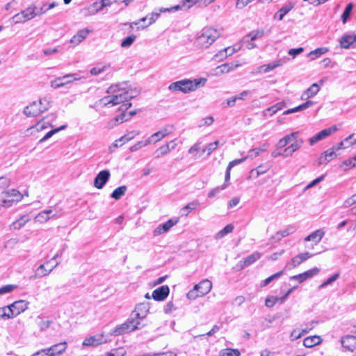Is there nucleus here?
Wrapping results in <instances>:
<instances>
[{
    "label": "nucleus",
    "instance_id": "f257e3e1",
    "mask_svg": "<svg viewBox=\"0 0 356 356\" xmlns=\"http://www.w3.org/2000/svg\"><path fill=\"white\" fill-rule=\"evenodd\" d=\"M107 96L99 99L104 106H113L120 104H127L135 97L138 92L127 88L126 83L111 86L106 90Z\"/></svg>",
    "mask_w": 356,
    "mask_h": 356
},
{
    "label": "nucleus",
    "instance_id": "f03ea898",
    "mask_svg": "<svg viewBox=\"0 0 356 356\" xmlns=\"http://www.w3.org/2000/svg\"><path fill=\"white\" fill-rule=\"evenodd\" d=\"M149 309V302H142L138 304L132 313V317L129 318L120 327L117 328L115 332L118 334L124 332H131L140 328V320L144 319Z\"/></svg>",
    "mask_w": 356,
    "mask_h": 356
},
{
    "label": "nucleus",
    "instance_id": "7ed1b4c3",
    "mask_svg": "<svg viewBox=\"0 0 356 356\" xmlns=\"http://www.w3.org/2000/svg\"><path fill=\"white\" fill-rule=\"evenodd\" d=\"M206 79L204 78L197 79L194 80L183 79L172 83L168 86L170 91H181L184 93H188L195 91L200 86H204Z\"/></svg>",
    "mask_w": 356,
    "mask_h": 356
},
{
    "label": "nucleus",
    "instance_id": "20e7f679",
    "mask_svg": "<svg viewBox=\"0 0 356 356\" xmlns=\"http://www.w3.org/2000/svg\"><path fill=\"white\" fill-rule=\"evenodd\" d=\"M220 35V32L218 29L211 27L204 28L196 38L195 45L200 49L208 48Z\"/></svg>",
    "mask_w": 356,
    "mask_h": 356
},
{
    "label": "nucleus",
    "instance_id": "39448f33",
    "mask_svg": "<svg viewBox=\"0 0 356 356\" xmlns=\"http://www.w3.org/2000/svg\"><path fill=\"white\" fill-rule=\"evenodd\" d=\"M49 108V101L46 98H43L26 106L24 109V113L28 117H35L47 111Z\"/></svg>",
    "mask_w": 356,
    "mask_h": 356
},
{
    "label": "nucleus",
    "instance_id": "423d86ee",
    "mask_svg": "<svg viewBox=\"0 0 356 356\" xmlns=\"http://www.w3.org/2000/svg\"><path fill=\"white\" fill-rule=\"evenodd\" d=\"M22 195L17 190L12 189L0 193V208L10 207L14 203L22 199Z\"/></svg>",
    "mask_w": 356,
    "mask_h": 356
},
{
    "label": "nucleus",
    "instance_id": "0eeeda50",
    "mask_svg": "<svg viewBox=\"0 0 356 356\" xmlns=\"http://www.w3.org/2000/svg\"><path fill=\"white\" fill-rule=\"evenodd\" d=\"M286 58H280L272 63L260 65L256 68L255 72H254L253 73L256 74L268 73L273 70L274 69L283 65L284 63H286Z\"/></svg>",
    "mask_w": 356,
    "mask_h": 356
},
{
    "label": "nucleus",
    "instance_id": "6e6552de",
    "mask_svg": "<svg viewBox=\"0 0 356 356\" xmlns=\"http://www.w3.org/2000/svg\"><path fill=\"white\" fill-rule=\"evenodd\" d=\"M178 219L171 218L167 220L165 222L160 224L152 231L153 236L156 237L168 232L173 226L178 223Z\"/></svg>",
    "mask_w": 356,
    "mask_h": 356
},
{
    "label": "nucleus",
    "instance_id": "1a4fd4ad",
    "mask_svg": "<svg viewBox=\"0 0 356 356\" xmlns=\"http://www.w3.org/2000/svg\"><path fill=\"white\" fill-rule=\"evenodd\" d=\"M29 302L20 300L14 302L10 305H8L10 314H13V318L18 316L22 312L26 311L29 307Z\"/></svg>",
    "mask_w": 356,
    "mask_h": 356
},
{
    "label": "nucleus",
    "instance_id": "9d476101",
    "mask_svg": "<svg viewBox=\"0 0 356 356\" xmlns=\"http://www.w3.org/2000/svg\"><path fill=\"white\" fill-rule=\"evenodd\" d=\"M173 126L172 125H165L161 130L153 134L150 137H149V140H151V143L155 144L163 138L168 136L172 132Z\"/></svg>",
    "mask_w": 356,
    "mask_h": 356
},
{
    "label": "nucleus",
    "instance_id": "9b49d317",
    "mask_svg": "<svg viewBox=\"0 0 356 356\" xmlns=\"http://www.w3.org/2000/svg\"><path fill=\"white\" fill-rule=\"evenodd\" d=\"M131 106V103L124 104L120 108V110H123L122 113L120 115L114 118L112 120H111L108 123V126L110 127H113L114 126H116L119 124H121L124 122L129 120V118L127 116V113H126V111Z\"/></svg>",
    "mask_w": 356,
    "mask_h": 356
},
{
    "label": "nucleus",
    "instance_id": "f8f14e48",
    "mask_svg": "<svg viewBox=\"0 0 356 356\" xmlns=\"http://www.w3.org/2000/svg\"><path fill=\"white\" fill-rule=\"evenodd\" d=\"M111 177V173L108 170L100 171L94 179V186L98 189L102 188Z\"/></svg>",
    "mask_w": 356,
    "mask_h": 356
},
{
    "label": "nucleus",
    "instance_id": "ddd939ff",
    "mask_svg": "<svg viewBox=\"0 0 356 356\" xmlns=\"http://www.w3.org/2000/svg\"><path fill=\"white\" fill-rule=\"evenodd\" d=\"M337 130V126L334 125L327 129H325L309 138V144L313 145L315 143L329 136Z\"/></svg>",
    "mask_w": 356,
    "mask_h": 356
},
{
    "label": "nucleus",
    "instance_id": "4468645a",
    "mask_svg": "<svg viewBox=\"0 0 356 356\" xmlns=\"http://www.w3.org/2000/svg\"><path fill=\"white\" fill-rule=\"evenodd\" d=\"M52 213L51 209L42 211L35 216V220L40 223H44L51 218H57L61 216V213H55L52 214Z\"/></svg>",
    "mask_w": 356,
    "mask_h": 356
},
{
    "label": "nucleus",
    "instance_id": "2eb2a0df",
    "mask_svg": "<svg viewBox=\"0 0 356 356\" xmlns=\"http://www.w3.org/2000/svg\"><path fill=\"white\" fill-rule=\"evenodd\" d=\"M342 346L348 351H356V337L353 335H346L341 339Z\"/></svg>",
    "mask_w": 356,
    "mask_h": 356
},
{
    "label": "nucleus",
    "instance_id": "dca6fc26",
    "mask_svg": "<svg viewBox=\"0 0 356 356\" xmlns=\"http://www.w3.org/2000/svg\"><path fill=\"white\" fill-rule=\"evenodd\" d=\"M105 342L104 337L102 334H98L90 337L86 338L83 341V346H97Z\"/></svg>",
    "mask_w": 356,
    "mask_h": 356
},
{
    "label": "nucleus",
    "instance_id": "f3484780",
    "mask_svg": "<svg viewBox=\"0 0 356 356\" xmlns=\"http://www.w3.org/2000/svg\"><path fill=\"white\" fill-rule=\"evenodd\" d=\"M170 293V289L167 285H163L152 292V297L155 300L162 301L165 300Z\"/></svg>",
    "mask_w": 356,
    "mask_h": 356
},
{
    "label": "nucleus",
    "instance_id": "a211bd4d",
    "mask_svg": "<svg viewBox=\"0 0 356 356\" xmlns=\"http://www.w3.org/2000/svg\"><path fill=\"white\" fill-rule=\"evenodd\" d=\"M212 288V283L209 280H204L195 285V289L197 290L199 295L203 296L210 292Z\"/></svg>",
    "mask_w": 356,
    "mask_h": 356
},
{
    "label": "nucleus",
    "instance_id": "6ab92c4d",
    "mask_svg": "<svg viewBox=\"0 0 356 356\" xmlns=\"http://www.w3.org/2000/svg\"><path fill=\"white\" fill-rule=\"evenodd\" d=\"M90 32V31L87 29L79 30L76 34L72 38L70 42L74 45H78L87 38Z\"/></svg>",
    "mask_w": 356,
    "mask_h": 356
},
{
    "label": "nucleus",
    "instance_id": "aec40b11",
    "mask_svg": "<svg viewBox=\"0 0 356 356\" xmlns=\"http://www.w3.org/2000/svg\"><path fill=\"white\" fill-rule=\"evenodd\" d=\"M356 42V35L354 33L345 34L340 40V45L342 48L348 49L351 44Z\"/></svg>",
    "mask_w": 356,
    "mask_h": 356
},
{
    "label": "nucleus",
    "instance_id": "412c9836",
    "mask_svg": "<svg viewBox=\"0 0 356 356\" xmlns=\"http://www.w3.org/2000/svg\"><path fill=\"white\" fill-rule=\"evenodd\" d=\"M320 90V86L317 83H313L301 95L302 100H307L315 96Z\"/></svg>",
    "mask_w": 356,
    "mask_h": 356
},
{
    "label": "nucleus",
    "instance_id": "4be33fe9",
    "mask_svg": "<svg viewBox=\"0 0 356 356\" xmlns=\"http://www.w3.org/2000/svg\"><path fill=\"white\" fill-rule=\"evenodd\" d=\"M337 156L334 147L325 151L323 155L319 158V164H326L332 160Z\"/></svg>",
    "mask_w": 356,
    "mask_h": 356
},
{
    "label": "nucleus",
    "instance_id": "5701e85b",
    "mask_svg": "<svg viewBox=\"0 0 356 356\" xmlns=\"http://www.w3.org/2000/svg\"><path fill=\"white\" fill-rule=\"evenodd\" d=\"M66 343H59L52 346L49 348H46L49 356H56L64 352L66 349Z\"/></svg>",
    "mask_w": 356,
    "mask_h": 356
},
{
    "label": "nucleus",
    "instance_id": "b1692460",
    "mask_svg": "<svg viewBox=\"0 0 356 356\" xmlns=\"http://www.w3.org/2000/svg\"><path fill=\"white\" fill-rule=\"evenodd\" d=\"M261 257V254L259 252H254L253 254L248 256L247 257L244 258L243 261H240L241 264V268H243L245 267H247L253 263H254L257 260L260 259Z\"/></svg>",
    "mask_w": 356,
    "mask_h": 356
},
{
    "label": "nucleus",
    "instance_id": "393cba45",
    "mask_svg": "<svg viewBox=\"0 0 356 356\" xmlns=\"http://www.w3.org/2000/svg\"><path fill=\"white\" fill-rule=\"evenodd\" d=\"M296 229L293 226H289L283 230L278 231L275 235L272 236V238L275 241H280L282 238L286 237L295 232Z\"/></svg>",
    "mask_w": 356,
    "mask_h": 356
},
{
    "label": "nucleus",
    "instance_id": "a878e982",
    "mask_svg": "<svg viewBox=\"0 0 356 356\" xmlns=\"http://www.w3.org/2000/svg\"><path fill=\"white\" fill-rule=\"evenodd\" d=\"M325 232L321 229H317L305 238V241H313L315 245L318 244L323 238Z\"/></svg>",
    "mask_w": 356,
    "mask_h": 356
},
{
    "label": "nucleus",
    "instance_id": "bb28decb",
    "mask_svg": "<svg viewBox=\"0 0 356 356\" xmlns=\"http://www.w3.org/2000/svg\"><path fill=\"white\" fill-rule=\"evenodd\" d=\"M294 7V5L291 2H289L287 4L282 6L275 15V18L282 20L284 17L290 12Z\"/></svg>",
    "mask_w": 356,
    "mask_h": 356
},
{
    "label": "nucleus",
    "instance_id": "cd10ccee",
    "mask_svg": "<svg viewBox=\"0 0 356 356\" xmlns=\"http://www.w3.org/2000/svg\"><path fill=\"white\" fill-rule=\"evenodd\" d=\"M37 8L35 5H31L29 6L27 8L22 10V13L26 21L31 20L38 16V13H36Z\"/></svg>",
    "mask_w": 356,
    "mask_h": 356
},
{
    "label": "nucleus",
    "instance_id": "c85d7f7f",
    "mask_svg": "<svg viewBox=\"0 0 356 356\" xmlns=\"http://www.w3.org/2000/svg\"><path fill=\"white\" fill-rule=\"evenodd\" d=\"M321 339L319 336L314 335L306 337L303 341V345L306 348H312L321 343Z\"/></svg>",
    "mask_w": 356,
    "mask_h": 356
},
{
    "label": "nucleus",
    "instance_id": "c756f323",
    "mask_svg": "<svg viewBox=\"0 0 356 356\" xmlns=\"http://www.w3.org/2000/svg\"><path fill=\"white\" fill-rule=\"evenodd\" d=\"M302 143V140L300 143L297 140H295L289 147H285L284 149V157L292 156L296 151L300 148Z\"/></svg>",
    "mask_w": 356,
    "mask_h": 356
},
{
    "label": "nucleus",
    "instance_id": "7c9ffc66",
    "mask_svg": "<svg viewBox=\"0 0 356 356\" xmlns=\"http://www.w3.org/2000/svg\"><path fill=\"white\" fill-rule=\"evenodd\" d=\"M58 264V262H56V264L49 270L45 268L44 264H41L37 268L35 275L39 277L46 276L49 275Z\"/></svg>",
    "mask_w": 356,
    "mask_h": 356
},
{
    "label": "nucleus",
    "instance_id": "2f4dec72",
    "mask_svg": "<svg viewBox=\"0 0 356 356\" xmlns=\"http://www.w3.org/2000/svg\"><path fill=\"white\" fill-rule=\"evenodd\" d=\"M30 220V218L27 216H22L19 219L16 220L11 225V227L14 229H19L21 227L25 225L26 222Z\"/></svg>",
    "mask_w": 356,
    "mask_h": 356
},
{
    "label": "nucleus",
    "instance_id": "473e14b6",
    "mask_svg": "<svg viewBox=\"0 0 356 356\" xmlns=\"http://www.w3.org/2000/svg\"><path fill=\"white\" fill-rule=\"evenodd\" d=\"M147 15H149L148 23L147 24H144V25H141L140 26H138L137 30L146 29L149 26L154 24L157 20V19L160 17V13L153 12L150 14H148Z\"/></svg>",
    "mask_w": 356,
    "mask_h": 356
},
{
    "label": "nucleus",
    "instance_id": "72a5a7b5",
    "mask_svg": "<svg viewBox=\"0 0 356 356\" xmlns=\"http://www.w3.org/2000/svg\"><path fill=\"white\" fill-rule=\"evenodd\" d=\"M264 33V31L261 30H257L253 31L250 32L248 35H245L243 38V41H248V39H250L251 41H254L258 38H261L263 37Z\"/></svg>",
    "mask_w": 356,
    "mask_h": 356
},
{
    "label": "nucleus",
    "instance_id": "f704fd0d",
    "mask_svg": "<svg viewBox=\"0 0 356 356\" xmlns=\"http://www.w3.org/2000/svg\"><path fill=\"white\" fill-rule=\"evenodd\" d=\"M233 230L234 226L232 224H229L215 235V238L216 240H219L225 236L227 234L232 232Z\"/></svg>",
    "mask_w": 356,
    "mask_h": 356
},
{
    "label": "nucleus",
    "instance_id": "c9c22d12",
    "mask_svg": "<svg viewBox=\"0 0 356 356\" xmlns=\"http://www.w3.org/2000/svg\"><path fill=\"white\" fill-rule=\"evenodd\" d=\"M327 51H328V49L325 47L317 48V49L310 51L307 54V57L311 58L312 60H314V59L320 57L321 55L325 54Z\"/></svg>",
    "mask_w": 356,
    "mask_h": 356
},
{
    "label": "nucleus",
    "instance_id": "e433bc0d",
    "mask_svg": "<svg viewBox=\"0 0 356 356\" xmlns=\"http://www.w3.org/2000/svg\"><path fill=\"white\" fill-rule=\"evenodd\" d=\"M126 191V186H119L113 191L111 197L115 200H120L125 194Z\"/></svg>",
    "mask_w": 356,
    "mask_h": 356
},
{
    "label": "nucleus",
    "instance_id": "4c0bfd02",
    "mask_svg": "<svg viewBox=\"0 0 356 356\" xmlns=\"http://www.w3.org/2000/svg\"><path fill=\"white\" fill-rule=\"evenodd\" d=\"M169 152H170L169 145H167V143H165V145L159 147L154 152V154H155V157L156 159H159V158H161V157L168 154Z\"/></svg>",
    "mask_w": 356,
    "mask_h": 356
},
{
    "label": "nucleus",
    "instance_id": "58836bf2",
    "mask_svg": "<svg viewBox=\"0 0 356 356\" xmlns=\"http://www.w3.org/2000/svg\"><path fill=\"white\" fill-rule=\"evenodd\" d=\"M136 39V35L131 34L122 40L120 46L122 48H129L132 45Z\"/></svg>",
    "mask_w": 356,
    "mask_h": 356
},
{
    "label": "nucleus",
    "instance_id": "ea45409f",
    "mask_svg": "<svg viewBox=\"0 0 356 356\" xmlns=\"http://www.w3.org/2000/svg\"><path fill=\"white\" fill-rule=\"evenodd\" d=\"M65 85L72 83L74 81H79L81 79L77 74H68L61 76Z\"/></svg>",
    "mask_w": 356,
    "mask_h": 356
},
{
    "label": "nucleus",
    "instance_id": "a19ab883",
    "mask_svg": "<svg viewBox=\"0 0 356 356\" xmlns=\"http://www.w3.org/2000/svg\"><path fill=\"white\" fill-rule=\"evenodd\" d=\"M67 125H63V126H60V127L58 128H56V129H54L50 131H49L48 133H47L40 140H39V143H43L44 142L45 140H48L49 138H51L54 134H55L56 133L61 131V130H63L66 128Z\"/></svg>",
    "mask_w": 356,
    "mask_h": 356
},
{
    "label": "nucleus",
    "instance_id": "79ce46f5",
    "mask_svg": "<svg viewBox=\"0 0 356 356\" xmlns=\"http://www.w3.org/2000/svg\"><path fill=\"white\" fill-rule=\"evenodd\" d=\"M284 104L280 102L268 108L267 109L265 110L264 112L266 115H267V113H269L270 115H272L276 113L278 111L282 110Z\"/></svg>",
    "mask_w": 356,
    "mask_h": 356
},
{
    "label": "nucleus",
    "instance_id": "37998d69",
    "mask_svg": "<svg viewBox=\"0 0 356 356\" xmlns=\"http://www.w3.org/2000/svg\"><path fill=\"white\" fill-rule=\"evenodd\" d=\"M109 66H110L109 65H98V66L92 67L90 70V72L91 75L96 76V75H98V74H102L104 72H105L109 67Z\"/></svg>",
    "mask_w": 356,
    "mask_h": 356
},
{
    "label": "nucleus",
    "instance_id": "c03bdc74",
    "mask_svg": "<svg viewBox=\"0 0 356 356\" xmlns=\"http://www.w3.org/2000/svg\"><path fill=\"white\" fill-rule=\"evenodd\" d=\"M353 5L351 3H348L346 6V7L341 15V20L343 24L346 23L348 17H350V13L353 10Z\"/></svg>",
    "mask_w": 356,
    "mask_h": 356
},
{
    "label": "nucleus",
    "instance_id": "a18cd8bd",
    "mask_svg": "<svg viewBox=\"0 0 356 356\" xmlns=\"http://www.w3.org/2000/svg\"><path fill=\"white\" fill-rule=\"evenodd\" d=\"M227 66L228 65H227L226 63L218 66L216 69H214L213 74L216 76H220L221 74L229 72V67Z\"/></svg>",
    "mask_w": 356,
    "mask_h": 356
},
{
    "label": "nucleus",
    "instance_id": "49530a36",
    "mask_svg": "<svg viewBox=\"0 0 356 356\" xmlns=\"http://www.w3.org/2000/svg\"><path fill=\"white\" fill-rule=\"evenodd\" d=\"M227 187V184H223L220 186H217L209 191L208 193L209 198H213L216 197L221 191L225 190Z\"/></svg>",
    "mask_w": 356,
    "mask_h": 356
},
{
    "label": "nucleus",
    "instance_id": "de8ad7c7",
    "mask_svg": "<svg viewBox=\"0 0 356 356\" xmlns=\"http://www.w3.org/2000/svg\"><path fill=\"white\" fill-rule=\"evenodd\" d=\"M283 270H281L268 277L261 283V286H266L274 280L279 278L283 274Z\"/></svg>",
    "mask_w": 356,
    "mask_h": 356
},
{
    "label": "nucleus",
    "instance_id": "09e8293b",
    "mask_svg": "<svg viewBox=\"0 0 356 356\" xmlns=\"http://www.w3.org/2000/svg\"><path fill=\"white\" fill-rule=\"evenodd\" d=\"M8 306L0 307V318L4 320L13 318V314H10Z\"/></svg>",
    "mask_w": 356,
    "mask_h": 356
},
{
    "label": "nucleus",
    "instance_id": "8fccbe9b",
    "mask_svg": "<svg viewBox=\"0 0 356 356\" xmlns=\"http://www.w3.org/2000/svg\"><path fill=\"white\" fill-rule=\"evenodd\" d=\"M339 277V273H336L332 275L330 277H329L327 280L323 282L320 286L319 289H323L327 286L332 284L334 281H336Z\"/></svg>",
    "mask_w": 356,
    "mask_h": 356
},
{
    "label": "nucleus",
    "instance_id": "3c124183",
    "mask_svg": "<svg viewBox=\"0 0 356 356\" xmlns=\"http://www.w3.org/2000/svg\"><path fill=\"white\" fill-rule=\"evenodd\" d=\"M218 140H216L213 143H211L202 149V152H207L208 155H210L218 147Z\"/></svg>",
    "mask_w": 356,
    "mask_h": 356
},
{
    "label": "nucleus",
    "instance_id": "603ef678",
    "mask_svg": "<svg viewBox=\"0 0 356 356\" xmlns=\"http://www.w3.org/2000/svg\"><path fill=\"white\" fill-rule=\"evenodd\" d=\"M38 319L40 320V321L38 323V327H40V329L41 330H47L52 323L51 321L45 320L41 316H38Z\"/></svg>",
    "mask_w": 356,
    "mask_h": 356
},
{
    "label": "nucleus",
    "instance_id": "864d4df0",
    "mask_svg": "<svg viewBox=\"0 0 356 356\" xmlns=\"http://www.w3.org/2000/svg\"><path fill=\"white\" fill-rule=\"evenodd\" d=\"M151 144V140L147 138L145 142L139 141L136 144L132 145L130 147L131 152H135L138 150L139 149L142 148L143 147H145L148 145Z\"/></svg>",
    "mask_w": 356,
    "mask_h": 356
},
{
    "label": "nucleus",
    "instance_id": "5fc2aeb1",
    "mask_svg": "<svg viewBox=\"0 0 356 356\" xmlns=\"http://www.w3.org/2000/svg\"><path fill=\"white\" fill-rule=\"evenodd\" d=\"M355 136L354 134H350L349 136L346 137L343 140L341 141L336 147H334L335 150L341 149H345L350 145H346V142H348L350 140L353 139Z\"/></svg>",
    "mask_w": 356,
    "mask_h": 356
},
{
    "label": "nucleus",
    "instance_id": "6e6d98bb",
    "mask_svg": "<svg viewBox=\"0 0 356 356\" xmlns=\"http://www.w3.org/2000/svg\"><path fill=\"white\" fill-rule=\"evenodd\" d=\"M222 356H240L241 353L237 349L227 348L222 350Z\"/></svg>",
    "mask_w": 356,
    "mask_h": 356
},
{
    "label": "nucleus",
    "instance_id": "4d7b16f0",
    "mask_svg": "<svg viewBox=\"0 0 356 356\" xmlns=\"http://www.w3.org/2000/svg\"><path fill=\"white\" fill-rule=\"evenodd\" d=\"M319 271H320L319 268L315 267L314 268H312L309 270L304 272L303 275H304L305 280L316 275V274H318L319 273Z\"/></svg>",
    "mask_w": 356,
    "mask_h": 356
},
{
    "label": "nucleus",
    "instance_id": "13d9d810",
    "mask_svg": "<svg viewBox=\"0 0 356 356\" xmlns=\"http://www.w3.org/2000/svg\"><path fill=\"white\" fill-rule=\"evenodd\" d=\"M319 271H320L319 268L315 267L314 268H312L309 270L304 272L303 275H304L305 280L316 275V274H318L319 273Z\"/></svg>",
    "mask_w": 356,
    "mask_h": 356
},
{
    "label": "nucleus",
    "instance_id": "bf43d9fd",
    "mask_svg": "<svg viewBox=\"0 0 356 356\" xmlns=\"http://www.w3.org/2000/svg\"><path fill=\"white\" fill-rule=\"evenodd\" d=\"M319 271H320L319 268L315 267L314 268H312L309 270L304 272L303 275H304L305 280L316 275V274H318L319 273Z\"/></svg>",
    "mask_w": 356,
    "mask_h": 356
},
{
    "label": "nucleus",
    "instance_id": "052dcab7",
    "mask_svg": "<svg viewBox=\"0 0 356 356\" xmlns=\"http://www.w3.org/2000/svg\"><path fill=\"white\" fill-rule=\"evenodd\" d=\"M300 264L301 261H300V259L298 257V255H296V257L292 258L291 261L290 263H288L286 265L285 268L291 269L300 265Z\"/></svg>",
    "mask_w": 356,
    "mask_h": 356
},
{
    "label": "nucleus",
    "instance_id": "680f3d73",
    "mask_svg": "<svg viewBox=\"0 0 356 356\" xmlns=\"http://www.w3.org/2000/svg\"><path fill=\"white\" fill-rule=\"evenodd\" d=\"M355 204H356V193L353 195L351 197H350L349 198L346 199L344 201L343 204V207L348 208L353 206Z\"/></svg>",
    "mask_w": 356,
    "mask_h": 356
},
{
    "label": "nucleus",
    "instance_id": "e2e57ef3",
    "mask_svg": "<svg viewBox=\"0 0 356 356\" xmlns=\"http://www.w3.org/2000/svg\"><path fill=\"white\" fill-rule=\"evenodd\" d=\"M199 203L197 201H193L190 203H188L187 205H186L183 209L182 211H187V213L186 215H187L190 211L195 209V208L198 206Z\"/></svg>",
    "mask_w": 356,
    "mask_h": 356
},
{
    "label": "nucleus",
    "instance_id": "0e129e2a",
    "mask_svg": "<svg viewBox=\"0 0 356 356\" xmlns=\"http://www.w3.org/2000/svg\"><path fill=\"white\" fill-rule=\"evenodd\" d=\"M278 300L279 298L277 297L267 298L265 301V305L267 307H273Z\"/></svg>",
    "mask_w": 356,
    "mask_h": 356
},
{
    "label": "nucleus",
    "instance_id": "69168bd1",
    "mask_svg": "<svg viewBox=\"0 0 356 356\" xmlns=\"http://www.w3.org/2000/svg\"><path fill=\"white\" fill-rule=\"evenodd\" d=\"M13 19L15 24L24 23L25 22H26L24 17L23 16L22 13V12L15 15L13 17Z\"/></svg>",
    "mask_w": 356,
    "mask_h": 356
},
{
    "label": "nucleus",
    "instance_id": "338daca9",
    "mask_svg": "<svg viewBox=\"0 0 356 356\" xmlns=\"http://www.w3.org/2000/svg\"><path fill=\"white\" fill-rule=\"evenodd\" d=\"M51 87H53L54 88H60V87L65 86V83L60 76V77L57 78L55 81H51Z\"/></svg>",
    "mask_w": 356,
    "mask_h": 356
},
{
    "label": "nucleus",
    "instance_id": "774afa93",
    "mask_svg": "<svg viewBox=\"0 0 356 356\" xmlns=\"http://www.w3.org/2000/svg\"><path fill=\"white\" fill-rule=\"evenodd\" d=\"M343 165L348 166L349 168L356 166V155L348 160L343 161Z\"/></svg>",
    "mask_w": 356,
    "mask_h": 356
}]
</instances>
